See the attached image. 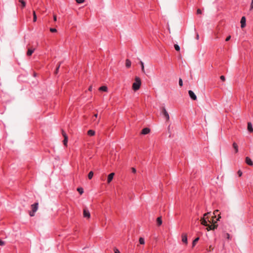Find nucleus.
<instances>
[{
  "label": "nucleus",
  "mask_w": 253,
  "mask_h": 253,
  "mask_svg": "<svg viewBox=\"0 0 253 253\" xmlns=\"http://www.w3.org/2000/svg\"><path fill=\"white\" fill-rule=\"evenodd\" d=\"M141 84V82L140 79L136 77L135 78V82L132 84V89L134 91H136L140 88Z\"/></svg>",
  "instance_id": "nucleus-1"
},
{
  "label": "nucleus",
  "mask_w": 253,
  "mask_h": 253,
  "mask_svg": "<svg viewBox=\"0 0 253 253\" xmlns=\"http://www.w3.org/2000/svg\"><path fill=\"white\" fill-rule=\"evenodd\" d=\"M38 203H36L34 204L31 205L32 211L29 212L30 215L33 216L35 213L37 211L38 209Z\"/></svg>",
  "instance_id": "nucleus-2"
},
{
  "label": "nucleus",
  "mask_w": 253,
  "mask_h": 253,
  "mask_svg": "<svg viewBox=\"0 0 253 253\" xmlns=\"http://www.w3.org/2000/svg\"><path fill=\"white\" fill-rule=\"evenodd\" d=\"M162 113L166 118L167 121L169 120V116L165 107L162 108Z\"/></svg>",
  "instance_id": "nucleus-3"
},
{
  "label": "nucleus",
  "mask_w": 253,
  "mask_h": 253,
  "mask_svg": "<svg viewBox=\"0 0 253 253\" xmlns=\"http://www.w3.org/2000/svg\"><path fill=\"white\" fill-rule=\"evenodd\" d=\"M62 134L64 137L63 144L66 146L68 142V136L63 130H62Z\"/></svg>",
  "instance_id": "nucleus-4"
},
{
  "label": "nucleus",
  "mask_w": 253,
  "mask_h": 253,
  "mask_svg": "<svg viewBox=\"0 0 253 253\" xmlns=\"http://www.w3.org/2000/svg\"><path fill=\"white\" fill-rule=\"evenodd\" d=\"M84 217L89 219L90 217V214L88 210L86 208H84L83 211Z\"/></svg>",
  "instance_id": "nucleus-5"
},
{
  "label": "nucleus",
  "mask_w": 253,
  "mask_h": 253,
  "mask_svg": "<svg viewBox=\"0 0 253 253\" xmlns=\"http://www.w3.org/2000/svg\"><path fill=\"white\" fill-rule=\"evenodd\" d=\"M188 93H189V95L190 97V98L193 100H196L197 99V96L195 94V93H194V92L192 90H189L188 91Z\"/></svg>",
  "instance_id": "nucleus-6"
},
{
  "label": "nucleus",
  "mask_w": 253,
  "mask_h": 253,
  "mask_svg": "<svg viewBox=\"0 0 253 253\" xmlns=\"http://www.w3.org/2000/svg\"><path fill=\"white\" fill-rule=\"evenodd\" d=\"M246 19L245 16H243L241 19V27L242 28H244L246 26Z\"/></svg>",
  "instance_id": "nucleus-7"
},
{
  "label": "nucleus",
  "mask_w": 253,
  "mask_h": 253,
  "mask_svg": "<svg viewBox=\"0 0 253 253\" xmlns=\"http://www.w3.org/2000/svg\"><path fill=\"white\" fill-rule=\"evenodd\" d=\"M182 241L183 243L186 245L187 244V235L186 233H183L182 234Z\"/></svg>",
  "instance_id": "nucleus-8"
},
{
  "label": "nucleus",
  "mask_w": 253,
  "mask_h": 253,
  "mask_svg": "<svg viewBox=\"0 0 253 253\" xmlns=\"http://www.w3.org/2000/svg\"><path fill=\"white\" fill-rule=\"evenodd\" d=\"M35 50V48L29 47L28 48V51L27 52V55L28 56H31Z\"/></svg>",
  "instance_id": "nucleus-9"
},
{
  "label": "nucleus",
  "mask_w": 253,
  "mask_h": 253,
  "mask_svg": "<svg viewBox=\"0 0 253 253\" xmlns=\"http://www.w3.org/2000/svg\"><path fill=\"white\" fill-rule=\"evenodd\" d=\"M114 175H115V173L114 172L111 173L110 174H109L108 175V178H107L108 183H109L110 182H111V181L112 180V179L114 177Z\"/></svg>",
  "instance_id": "nucleus-10"
},
{
  "label": "nucleus",
  "mask_w": 253,
  "mask_h": 253,
  "mask_svg": "<svg viewBox=\"0 0 253 253\" xmlns=\"http://www.w3.org/2000/svg\"><path fill=\"white\" fill-rule=\"evenodd\" d=\"M207 219H208V217L201 218L200 221H201V223L202 225H205V226L208 225Z\"/></svg>",
  "instance_id": "nucleus-11"
},
{
  "label": "nucleus",
  "mask_w": 253,
  "mask_h": 253,
  "mask_svg": "<svg viewBox=\"0 0 253 253\" xmlns=\"http://www.w3.org/2000/svg\"><path fill=\"white\" fill-rule=\"evenodd\" d=\"M150 131V129L149 128L146 127L142 130L141 133L142 134H147Z\"/></svg>",
  "instance_id": "nucleus-12"
},
{
  "label": "nucleus",
  "mask_w": 253,
  "mask_h": 253,
  "mask_svg": "<svg viewBox=\"0 0 253 253\" xmlns=\"http://www.w3.org/2000/svg\"><path fill=\"white\" fill-rule=\"evenodd\" d=\"M246 163L249 166L253 165V163L252 160L248 157H247L246 158Z\"/></svg>",
  "instance_id": "nucleus-13"
},
{
  "label": "nucleus",
  "mask_w": 253,
  "mask_h": 253,
  "mask_svg": "<svg viewBox=\"0 0 253 253\" xmlns=\"http://www.w3.org/2000/svg\"><path fill=\"white\" fill-rule=\"evenodd\" d=\"M247 128L249 132H253V128L252 126V124L251 122L248 123V128Z\"/></svg>",
  "instance_id": "nucleus-14"
},
{
  "label": "nucleus",
  "mask_w": 253,
  "mask_h": 253,
  "mask_svg": "<svg viewBox=\"0 0 253 253\" xmlns=\"http://www.w3.org/2000/svg\"><path fill=\"white\" fill-rule=\"evenodd\" d=\"M99 90L100 91L107 92L108 90V88L106 86H102L99 88Z\"/></svg>",
  "instance_id": "nucleus-15"
},
{
  "label": "nucleus",
  "mask_w": 253,
  "mask_h": 253,
  "mask_svg": "<svg viewBox=\"0 0 253 253\" xmlns=\"http://www.w3.org/2000/svg\"><path fill=\"white\" fill-rule=\"evenodd\" d=\"M131 61L129 59H126V66L127 68H129L131 66Z\"/></svg>",
  "instance_id": "nucleus-16"
},
{
  "label": "nucleus",
  "mask_w": 253,
  "mask_h": 253,
  "mask_svg": "<svg viewBox=\"0 0 253 253\" xmlns=\"http://www.w3.org/2000/svg\"><path fill=\"white\" fill-rule=\"evenodd\" d=\"M95 133V131L92 129H90L87 131V134L89 136H93L94 135Z\"/></svg>",
  "instance_id": "nucleus-17"
},
{
  "label": "nucleus",
  "mask_w": 253,
  "mask_h": 253,
  "mask_svg": "<svg viewBox=\"0 0 253 253\" xmlns=\"http://www.w3.org/2000/svg\"><path fill=\"white\" fill-rule=\"evenodd\" d=\"M157 222L158 226H160L162 224V220L161 217H159L157 218Z\"/></svg>",
  "instance_id": "nucleus-18"
},
{
  "label": "nucleus",
  "mask_w": 253,
  "mask_h": 253,
  "mask_svg": "<svg viewBox=\"0 0 253 253\" xmlns=\"http://www.w3.org/2000/svg\"><path fill=\"white\" fill-rule=\"evenodd\" d=\"M233 146L235 149V152L237 153L238 152V148L237 144L235 142H234L233 143Z\"/></svg>",
  "instance_id": "nucleus-19"
},
{
  "label": "nucleus",
  "mask_w": 253,
  "mask_h": 253,
  "mask_svg": "<svg viewBox=\"0 0 253 253\" xmlns=\"http://www.w3.org/2000/svg\"><path fill=\"white\" fill-rule=\"evenodd\" d=\"M140 64L141 65V70H142V72L143 73H145V69H144V63L142 61H140Z\"/></svg>",
  "instance_id": "nucleus-20"
},
{
  "label": "nucleus",
  "mask_w": 253,
  "mask_h": 253,
  "mask_svg": "<svg viewBox=\"0 0 253 253\" xmlns=\"http://www.w3.org/2000/svg\"><path fill=\"white\" fill-rule=\"evenodd\" d=\"M19 1L21 3L22 8H24L26 5V2L24 0H19Z\"/></svg>",
  "instance_id": "nucleus-21"
},
{
  "label": "nucleus",
  "mask_w": 253,
  "mask_h": 253,
  "mask_svg": "<svg viewBox=\"0 0 253 253\" xmlns=\"http://www.w3.org/2000/svg\"><path fill=\"white\" fill-rule=\"evenodd\" d=\"M199 238L197 237L193 241V243H192V247H194L195 246V245L196 244L197 242L199 241Z\"/></svg>",
  "instance_id": "nucleus-22"
},
{
  "label": "nucleus",
  "mask_w": 253,
  "mask_h": 253,
  "mask_svg": "<svg viewBox=\"0 0 253 253\" xmlns=\"http://www.w3.org/2000/svg\"><path fill=\"white\" fill-rule=\"evenodd\" d=\"M139 243L141 245H144L145 244V241L144 238L142 237H140L139 239Z\"/></svg>",
  "instance_id": "nucleus-23"
},
{
  "label": "nucleus",
  "mask_w": 253,
  "mask_h": 253,
  "mask_svg": "<svg viewBox=\"0 0 253 253\" xmlns=\"http://www.w3.org/2000/svg\"><path fill=\"white\" fill-rule=\"evenodd\" d=\"M93 176V171H91L89 172L88 174V177L89 179H91Z\"/></svg>",
  "instance_id": "nucleus-24"
},
{
  "label": "nucleus",
  "mask_w": 253,
  "mask_h": 253,
  "mask_svg": "<svg viewBox=\"0 0 253 253\" xmlns=\"http://www.w3.org/2000/svg\"><path fill=\"white\" fill-rule=\"evenodd\" d=\"M77 191L80 193V194H82L84 193V189L81 187L78 188Z\"/></svg>",
  "instance_id": "nucleus-25"
},
{
  "label": "nucleus",
  "mask_w": 253,
  "mask_h": 253,
  "mask_svg": "<svg viewBox=\"0 0 253 253\" xmlns=\"http://www.w3.org/2000/svg\"><path fill=\"white\" fill-rule=\"evenodd\" d=\"M174 47L176 51H179V50H180V47H179V46L178 44H175L174 45Z\"/></svg>",
  "instance_id": "nucleus-26"
},
{
  "label": "nucleus",
  "mask_w": 253,
  "mask_h": 253,
  "mask_svg": "<svg viewBox=\"0 0 253 253\" xmlns=\"http://www.w3.org/2000/svg\"><path fill=\"white\" fill-rule=\"evenodd\" d=\"M211 225V230H214L217 227V224H215V223H213Z\"/></svg>",
  "instance_id": "nucleus-27"
},
{
  "label": "nucleus",
  "mask_w": 253,
  "mask_h": 253,
  "mask_svg": "<svg viewBox=\"0 0 253 253\" xmlns=\"http://www.w3.org/2000/svg\"><path fill=\"white\" fill-rule=\"evenodd\" d=\"M37 20V16L35 13V11H33V21L34 22H36Z\"/></svg>",
  "instance_id": "nucleus-28"
},
{
  "label": "nucleus",
  "mask_w": 253,
  "mask_h": 253,
  "mask_svg": "<svg viewBox=\"0 0 253 253\" xmlns=\"http://www.w3.org/2000/svg\"><path fill=\"white\" fill-rule=\"evenodd\" d=\"M214 217H215V215H214V216H212V219H211V220H209L208 219L209 222L210 223H212V224H213V223H215V222H214V219H213Z\"/></svg>",
  "instance_id": "nucleus-29"
},
{
  "label": "nucleus",
  "mask_w": 253,
  "mask_h": 253,
  "mask_svg": "<svg viewBox=\"0 0 253 253\" xmlns=\"http://www.w3.org/2000/svg\"><path fill=\"white\" fill-rule=\"evenodd\" d=\"M179 85L180 86H182L183 85L182 80L181 78H179Z\"/></svg>",
  "instance_id": "nucleus-30"
},
{
  "label": "nucleus",
  "mask_w": 253,
  "mask_h": 253,
  "mask_svg": "<svg viewBox=\"0 0 253 253\" xmlns=\"http://www.w3.org/2000/svg\"><path fill=\"white\" fill-rule=\"evenodd\" d=\"M207 227L206 228V229L208 230V231H210L211 230V225H210V224H208V225L207 226Z\"/></svg>",
  "instance_id": "nucleus-31"
},
{
  "label": "nucleus",
  "mask_w": 253,
  "mask_h": 253,
  "mask_svg": "<svg viewBox=\"0 0 253 253\" xmlns=\"http://www.w3.org/2000/svg\"><path fill=\"white\" fill-rule=\"evenodd\" d=\"M60 63H59V64H58V65L57 66V68H56V70H55V74H57V73H58V70H59V67H60Z\"/></svg>",
  "instance_id": "nucleus-32"
},
{
  "label": "nucleus",
  "mask_w": 253,
  "mask_h": 253,
  "mask_svg": "<svg viewBox=\"0 0 253 253\" xmlns=\"http://www.w3.org/2000/svg\"><path fill=\"white\" fill-rule=\"evenodd\" d=\"M5 245V242L0 239V246H3Z\"/></svg>",
  "instance_id": "nucleus-33"
},
{
  "label": "nucleus",
  "mask_w": 253,
  "mask_h": 253,
  "mask_svg": "<svg viewBox=\"0 0 253 253\" xmlns=\"http://www.w3.org/2000/svg\"><path fill=\"white\" fill-rule=\"evenodd\" d=\"M50 31L51 32H52V33H54V32H57V30L55 28H50Z\"/></svg>",
  "instance_id": "nucleus-34"
},
{
  "label": "nucleus",
  "mask_w": 253,
  "mask_h": 253,
  "mask_svg": "<svg viewBox=\"0 0 253 253\" xmlns=\"http://www.w3.org/2000/svg\"><path fill=\"white\" fill-rule=\"evenodd\" d=\"M76 2L78 3H83L84 0H76Z\"/></svg>",
  "instance_id": "nucleus-35"
},
{
  "label": "nucleus",
  "mask_w": 253,
  "mask_h": 253,
  "mask_svg": "<svg viewBox=\"0 0 253 253\" xmlns=\"http://www.w3.org/2000/svg\"><path fill=\"white\" fill-rule=\"evenodd\" d=\"M253 9V0H252V2L250 5V10H252Z\"/></svg>",
  "instance_id": "nucleus-36"
},
{
  "label": "nucleus",
  "mask_w": 253,
  "mask_h": 253,
  "mask_svg": "<svg viewBox=\"0 0 253 253\" xmlns=\"http://www.w3.org/2000/svg\"><path fill=\"white\" fill-rule=\"evenodd\" d=\"M114 253H120V251H119L118 249H117V248H115L114 250Z\"/></svg>",
  "instance_id": "nucleus-37"
},
{
  "label": "nucleus",
  "mask_w": 253,
  "mask_h": 253,
  "mask_svg": "<svg viewBox=\"0 0 253 253\" xmlns=\"http://www.w3.org/2000/svg\"><path fill=\"white\" fill-rule=\"evenodd\" d=\"M220 78L222 81H225V78L224 76H221Z\"/></svg>",
  "instance_id": "nucleus-38"
},
{
  "label": "nucleus",
  "mask_w": 253,
  "mask_h": 253,
  "mask_svg": "<svg viewBox=\"0 0 253 253\" xmlns=\"http://www.w3.org/2000/svg\"><path fill=\"white\" fill-rule=\"evenodd\" d=\"M131 169L133 173H135L136 172V169L134 168H131Z\"/></svg>",
  "instance_id": "nucleus-39"
},
{
  "label": "nucleus",
  "mask_w": 253,
  "mask_h": 253,
  "mask_svg": "<svg viewBox=\"0 0 253 253\" xmlns=\"http://www.w3.org/2000/svg\"><path fill=\"white\" fill-rule=\"evenodd\" d=\"M226 238L228 240H229L230 239V235L228 233L226 234Z\"/></svg>",
  "instance_id": "nucleus-40"
},
{
  "label": "nucleus",
  "mask_w": 253,
  "mask_h": 253,
  "mask_svg": "<svg viewBox=\"0 0 253 253\" xmlns=\"http://www.w3.org/2000/svg\"><path fill=\"white\" fill-rule=\"evenodd\" d=\"M230 39H231V36H228V37L226 38V40H225V41L228 42V41H229L230 40Z\"/></svg>",
  "instance_id": "nucleus-41"
},
{
  "label": "nucleus",
  "mask_w": 253,
  "mask_h": 253,
  "mask_svg": "<svg viewBox=\"0 0 253 253\" xmlns=\"http://www.w3.org/2000/svg\"><path fill=\"white\" fill-rule=\"evenodd\" d=\"M238 174L239 176H241L242 175V171L241 170H239L238 171Z\"/></svg>",
  "instance_id": "nucleus-42"
},
{
  "label": "nucleus",
  "mask_w": 253,
  "mask_h": 253,
  "mask_svg": "<svg viewBox=\"0 0 253 253\" xmlns=\"http://www.w3.org/2000/svg\"><path fill=\"white\" fill-rule=\"evenodd\" d=\"M197 14H201L202 11L200 9H198L197 10Z\"/></svg>",
  "instance_id": "nucleus-43"
},
{
  "label": "nucleus",
  "mask_w": 253,
  "mask_h": 253,
  "mask_svg": "<svg viewBox=\"0 0 253 253\" xmlns=\"http://www.w3.org/2000/svg\"><path fill=\"white\" fill-rule=\"evenodd\" d=\"M53 20L54 21H56L57 20V17L56 15H53Z\"/></svg>",
  "instance_id": "nucleus-44"
},
{
  "label": "nucleus",
  "mask_w": 253,
  "mask_h": 253,
  "mask_svg": "<svg viewBox=\"0 0 253 253\" xmlns=\"http://www.w3.org/2000/svg\"><path fill=\"white\" fill-rule=\"evenodd\" d=\"M210 212H207V213H206L204 214V217H207V215L210 213Z\"/></svg>",
  "instance_id": "nucleus-45"
},
{
  "label": "nucleus",
  "mask_w": 253,
  "mask_h": 253,
  "mask_svg": "<svg viewBox=\"0 0 253 253\" xmlns=\"http://www.w3.org/2000/svg\"><path fill=\"white\" fill-rule=\"evenodd\" d=\"M92 85H90L89 88H88V90L89 91H91L92 90Z\"/></svg>",
  "instance_id": "nucleus-46"
},
{
  "label": "nucleus",
  "mask_w": 253,
  "mask_h": 253,
  "mask_svg": "<svg viewBox=\"0 0 253 253\" xmlns=\"http://www.w3.org/2000/svg\"><path fill=\"white\" fill-rule=\"evenodd\" d=\"M218 211V210H215V211H214V212H213L214 214L215 215V214H216V213H217Z\"/></svg>",
  "instance_id": "nucleus-47"
},
{
  "label": "nucleus",
  "mask_w": 253,
  "mask_h": 253,
  "mask_svg": "<svg viewBox=\"0 0 253 253\" xmlns=\"http://www.w3.org/2000/svg\"><path fill=\"white\" fill-rule=\"evenodd\" d=\"M213 250V248L211 247V246H210L209 247V251H211V250Z\"/></svg>",
  "instance_id": "nucleus-48"
},
{
  "label": "nucleus",
  "mask_w": 253,
  "mask_h": 253,
  "mask_svg": "<svg viewBox=\"0 0 253 253\" xmlns=\"http://www.w3.org/2000/svg\"><path fill=\"white\" fill-rule=\"evenodd\" d=\"M199 35L197 34V35H196V39H197V40H198V39H199Z\"/></svg>",
  "instance_id": "nucleus-49"
},
{
  "label": "nucleus",
  "mask_w": 253,
  "mask_h": 253,
  "mask_svg": "<svg viewBox=\"0 0 253 253\" xmlns=\"http://www.w3.org/2000/svg\"><path fill=\"white\" fill-rule=\"evenodd\" d=\"M94 117H95V118H96V117H97V114H95V115H94Z\"/></svg>",
  "instance_id": "nucleus-50"
},
{
  "label": "nucleus",
  "mask_w": 253,
  "mask_h": 253,
  "mask_svg": "<svg viewBox=\"0 0 253 253\" xmlns=\"http://www.w3.org/2000/svg\"><path fill=\"white\" fill-rule=\"evenodd\" d=\"M220 218V216H219L218 218H217V220H219V218Z\"/></svg>",
  "instance_id": "nucleus-51"
}]
</instances>
